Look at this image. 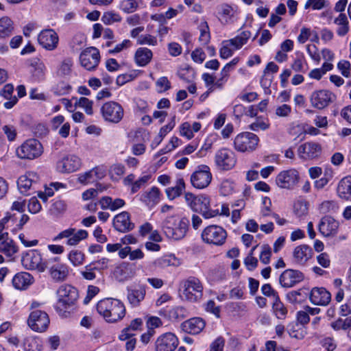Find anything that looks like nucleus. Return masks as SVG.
Returning <instances> with one entry per match:
<instances>
[{"instance_id": "34", "label": "nucleus", "mask_w": 351, "mask_h": 351, "mask_svg": "<svg viewBox=\"0 0 351 351\" xmlns=\"http://www.w3.org/2000/svg\"><path fill=\"white\" fill-rule=\"evenodd\" d=\"M14 86L12 84H7L0 90V96L7 100L3 104V106L6 109H11L18 102V98L13 95Z\"/></svg>"}, {"instance_id": "12", "label": "nucleus", "mask_w": 351, "mask_h": 351, "mask_svg": "<svg viewBox=\"0 0 351 351\" xmlns=\"http://www.w3.org/2000/svg\"><path fill=\"white\" fill-rule=\"evenodd\" d=\"M237 163V157L233 151L228 148H221L215 154V164L221 171H229Z\"/></svg>"}, {"instance_id": "16", "label": "nucleus", "mask_w": 351, "mask_h": 351, "mask_svg": "<svg viewBox=\"0 0 351 351\" xmlns=\"http://www.w3.org/2000/svg\"><path fill=\"white\" fill-rule=\"evenodd\" d=\"M39 176L36 172L29 171L19 177L17 181L18 189L21 194L29 195L30 191L36 189Z\"/></svg>"}, {"instance_id": "13", "label": "nucleus", "mask_w": 351, "mask_h": 351, "mask_svg": "<svg viewBox=\"0 0 351 351\" xmlns=\"http://www.w3.org/2000/svg\"><path fill=\"white\" fill-rule=\"evenodd\" d=\"M300 180V173L295 169H289L280 171L276 178V185L283 189L293 190Z\"/></svg>"}, {"instance_id": "49", "label": "nucleus", "mask_w": 351, "mask_h": 351, "mask_svg": "<svg viewBox=\"0 0 351 351\" xmlns=\"http://www.w3.org/2000/svg\"><path fill=\"white\" fill-rule=\"evenodd\" d=\"M200 35L199 37V40L202 43V45H206L210 42V34L209 27L206 21H202L198 26Z\"/></svg>"}, {"instance_id": "1", "label": "nucleus", "mask_w": 351, "mask_h": 351, "mask_svg": "<svg viewBox=\"0 0 351 351\" xmlns=\"http://www.w3.org/2000/svg\"><path fill=\"white\" fill-rule=\"evenodd\" d=\"M189 223V219L186 217L169 215L163 220L162 230L167 238L180 241L186 237Z\"/></svg>"}, {"instance_id": "26", "label": "nucleus", "mask_w": 351, "mask_h": 351, "mask_svg": "<svg viewBox=\"0 0 351 351\" xmlns=\"http://www.w3.org/2000/svg\"><path fill=\"white\" fill-rule=\"evenodd\" d=\"M113 226L115 230L121 232H126L132 230L134 225L130 221V214L126 212H121L117 215L113 219Z\"/></svg>"}, {"instance_id": "4", "label": "nucleus", "mask_w": 351, "mask_h": 351, "mask_svg": "<svg viewBox=\"0 0 351 351\" xmlns=\"http://www.w3.org/2000/svg\"><path fill=\"white\" fill-rule=\"evenodd\" d=\"M47 260L43 261L42 254L37 250L25 251L21 254V264L27 270H34L40 273L45 271Z\"/></svg>"}, {"instance_id": "41", "label": "nucleus", "mask_w": 351, "mask_h": 351, "mask_svg": "<svg viewBox=\"0 0 351 351\" xmlns=\"http://www.w3.org/2000/svg\"><path fill=\"white\" fill-rule=\"evenodd\" d=\"M18 247L14 241L8 236L0 242V252L8 257H12L17 252Z\"/></svg>"}, {"instance_id": "61", "label": "nucleus", "mask_w": 351, "mask_h": 351, "mask_svg": "<svg viewBox=\"0 0 351 351\" xmlns=\"http://www.w3.org/2000/svg\"><path fill=\"white\" fill-rule=\"evenodd\" d=\"M291 111L292 108L289 105L282 104L276 107L275 114L278 117L286 118L291 114Z\"/></svg>"}, {"instance_id": "53", "label": "nucleus", "mask_w": 351, "mask_h": 351, "mask_svg": "<svg viewBox=\"0 0 351 351\" xmlns=\"http://www.w3.org/2000/svg\"><path fill=\"white\" fill-rule=\"evenodd\" d=\"M269 127V123L268 121L263 117H259L249 125V129L254 132H258L260 130H266Z\"/></svg>"}, {"instance_id": "20", "label": "nucleus", "mask_w": 351, "mask_h": 351, "mask_svg": "<svg viewBox=\"0 0 351 351\" xmlns=\"http://www.w3.org/2000/svg\"><path fill=\"white\" fill-rule=\"evenodd\" d=\"M193 210L201 213L206 219L214 217L219 214L218 210H213L210 208V198L204 195L197 196V199L194 202Z\"/></svg>"}, {"instance_id": "58", "label": "nucleus", "mask_w": 351, "mask_h": 351, "mask_svg": "<svg viewBox=\"0 0 351 351\" xmlns=\"http://www.w3.org/2000/svg\"><path fill=\"white\" fill-rule=\"evenodd\" d=\"M95 271L93 265L89 264L86 265L80 273L84 279L86 280H93L96 278Z\"/></svg>"}, {"instance_id": "8", "label": "nucleus", "mask_w": 351, "mask_h": 351, "mask_svg": "<svg viewBox=\"0 0 351 351\" xmlns=\"http://www.w3.org/2000/svg\"><path fill=\"white\" fill-rule=\"evenodd\" d=\"M212 178L210 167L206 165H201L197 166L191 175L190 181L194 188L204 189L209 186Z\"/></svg>"}, {"instance_id": "25", "label": "nucleus", "mask_w": 351, "mask_h": 351, "mask_svg": "<svg viewBox=\"0 0 351 351\" xmlns=\"http://www.w3.org/2000/svg\"><path fill=\"white\" fill-rule=\"evenodd\" d=\"M304 279L302 272L298 270L287 269L280 276V283L283 287H292Z\"/></svg>"}, {"instance_id": "15", "label": "nucleus", "mask_w": 351, "mask_h": 351, "mask_svg": "<svg viewBox=\"0 0 351 351\" xmlns=\"http://www.w3.org/2000/svg\"><path fill=\"white\" fill-rule=\"evenodd\" d=\"M336 97L334 93L328 90H319L313 91L310 97L311 106L317 109L322 110L333 102Z\"/></svg>"}, {"instance_id": "60", "label": "nucleus", "mask_w": 351, "mask_h": 351, "mask_svg": "<svg viewBox=\"0 0 351 351\" xmlns=\"http://www.w3.org/2000/svg\"><path fill=\"white\" fill-rule=\"evenodd\" d=\"M116 272L120 274L123 279L130 278L133 275L131 265L129 263H125L121 264L119 267H117Z\"/></svg>"}, {"instance_id": "2", "label": "nucleus", "mask_w": 351, "mask_h": 351, "mask_svg": "<svg viewBox=\"0 0 351 351\" xmlns=\"http://www.w3.org/2000/svg\"><path fill=\"white\" fill-rule=\"evenodd\" d=\"M97 311L109 323H114L122 319L125 315V308L120 300L105 298L97 304Z\"/></svg>"}, {"instance_id": "62", "label": "nucleus", "mask_w": 351, "mask_h": 351, "mask_svg": "<svg viewBox=\"0 0 351 351\" xmlns=\"http://www.w3.org/2000/svg\"><path fill=\"white\" fill-rule=\"evenodd\" d=\"M66 209V204L64 200L57 199L56 200L51 208V212L55 214H60L64 212Z\"/></svg>"}, {"instance_id": "11", "label": "nucleus", "mask_w": 351, "mask_h": 351, "mask_svg": "<svg viewBox=\"0 0 351 351\" xmlns=\"http://www.w3.org/2000/svg\"><path fill=\"white\" fill-rule=\"evenodd\" d=\"M258 141L259 138L255 134L249 132H242L234 138V146L238 152H250L256 149Z\"/></svg>"}, {"instance_id": "48", "label": "nucleus", "mask_w": 351, "mask_h": 351, "mask_svg": "<svg viewBox=\"0 0 351 351\" xmlns=\"http://www.w3.org/2000/svg\"><path fill=\"white\" fill-rule=\"evenodd\" d=\"M68 260L74 266L82 265L85 259V255L78 250H73L68 254Z\"/></svg>"}, {"instance_id": "59", "label": "nucleus", "mask_w": 351, "mask_h": 351, "mask_svg": "<svg viewBox=\"0 0 351 351\" xmlns=\"http://www.w3.org/2000/svg\"><path fill=\"white\" fill-rule=\"evenodd\" d=\"M138 45H148L150 46H156L158 43L156 37L150 34L141 35L137 38Z\"/></svg>"}, {"instance_id": "32", "label": "nucleus", "mask_w": 351, "mask_h": 351, "mask_svg": "<svg viewBox=\"0 0 351 351\" xmlns=\"http://www.w3.org/2000/svg\"><path fill=\"white\" fill-rule=\"evenodd\" d=\"M237 14L238 10L237 7L223 3L219 8L218 15L222 23H229L233 22Z\"/></svg>"}, {"instance_id": "38", "label": "nucleus", "mask_w": 351, "mask_h": 351, "mask_svg": "<svg viewBox=\"0 0 351 351\" xmlns=\"http://www.w3.org/2000/svg\"><path fill=\"white\" fill-rule=\"evenodd\" d=\"M143 326V320L141 318H136L133 319L130 324L123 328L121 330V334L119 336V339L121 341H125L128 339H130V337H133L134 335V333L133 332L141 330V328Z\"/></svg>"}, {"instance_id": "31", "label": "nucleus", "mask_w": 351, "mask_h": 351, "mask_svg": "<svg viewBox=\"0 0 351 351\" xmlns=\"http://www.w3.org/2000/svg\"><path fill=\"white\" fill-rule=\"evenodd\" d=\"M159 315L169 320H178L186 316V310L182 306H167L159 311Z\"/></svg>"}, {"instance_id": "35", "label": "nucleus", "mask_w": 351, "mask_h": 351, "mask_svg": "<svg viewBox=\"0 0 351 351\" xmlns=\"http://www.w3.org/2000/svg\"><path fill=\"white\" fill-rule=\"evenodd\" d=\"M140 199L147 206L153 207L160 200V190L157 187L153 186L149 191L143 192Z\"/></svg>"}, {"instance_id": "30", "label": "nucleus", "mask_w": 351, "mask_h": 351, "mask_svg": "<svg viewBox=\"0 0 351 351\" xmlns=\"http://www.w3.org/2000/svg\"><path fill=\"white\" fill-rule=\"evenodd\" d=\"M330 293L324 288H313L309 295L310 301L315 304L326 306L330 301Z\"/></svg>"}, {"instance_id": "57", "label": "nucleus", "mask_w": 351, "mask_h": 351, "mask_svg": "<svg viewBox=\"0 0 351 351\" xmlns=\"http://www.w3.org/2000/svg\"><path fill=\"white\" fill-rule=\"evenodd\" d=\"M121 20V17L119 14L113 12H106L104 14L101 18V21L106 25H111L116 22H119Z\"/></svg>"}, {"instance_id": "29", "label": "nucleus", "mask_w": 351, "mask_h": 351, "mask_svg": "<svg viewBox=\"0 0 351 351\" xmlns=\"http://www.w3.org/2000/svg\"><path fill=\"white\" fill-rule=\"evenodd\" d=\"M312 249L307 245L302 244L295 247L293 252V262L304 265L311 257Z\"/></svg>"}, {"instance_id": "40", "label": "nucleus", "mask_w": 351, "mask_h": 351, "mask_svg": "<svg viewBox=\"0 0 351 351\" xmlns=\"http://www.w3.org/2000/svg\"><path fill=\"white\" fill-rule=\"evenodd\" d=\"M152 57V51L147 47L138 48L134 54L135 62L139 66H145L148 64Z\"/></svg>"}, {"instance_id": "43", "label": "nucleus", "mask_w": 351, "mask_h": 351, "mask_svg": "<svg viewBox=\"0 0 351 351\" xmlns=\"http://www.w3.org/2000/svg\"><path fill=\"white\" fill-rule=\"evenodd\" d=\"M252 34L248 30H245L233 38L229 39L228 42L232 45L234 49L239 50L245 45L250 38Z\"/></svg>"}, {"instance_id": "51", "label": "nucleus", "mask_w": 351, "mask_h": 351, "mask_svg": "<svg viewBox=\"0 0 351 351\" xmlns=\"http://www.w3.org/2000/svg\"><path fill=\"white\" fill-rule=\"evenodd\" d=\"M291 69L295 72L304 73L307 70V63L303 55H298L291 65Z\"/></svg>"}, {"instance_id": "44", "label": "nucleus", "mask_w": 351, "mask_h": 351, "mask_svg": "<svg viewBox=\"0 0 351 351\" xmlns=\"http://www.w3.org/2000/svg\"><path fill=\"white\" fill-rule=\"evenodd\" d=\"M14 30L13 22L7 17L3 16L0 19V38H5L9 37Z\"/></svg>"}, {"instance_id": "45", "label": "nucleus", "mask_w": 351, "mask_h": 351, "mask_svg": "<svg viewBox=\"0 0 351 351\" xmlns=\"http://www.w3.org/2000/svg\"><path fill=\"white\" fill-rule=\"evenodd\" d=\"M73 61L70 58H64L59 64L56 74L61 77H67L71 75Z\"/></svg>"}, {"instance_id": "63", "label": "nucleus", "mask_w": 351, "mask_h": 351, "mask_svg": "<svg viewBox=\"0 0 351 351\" xmlns=\"http://www.w3.org/2000/svg\"><path fill=\"white\" fill-rule=\"evenodd\" d=\"M261 252L259 256L260 261L263 264H268L270 261V257L271 255V247L268 245H264L261 247Z\"/></svg>"}, {"instance_id": "17", "label": "nucleus", "mask_w": 351, "mask_h": 351, "mask_svg": "<svg viewBox=\"0 0 351 351\" xmlns=\"http://www.w3.org/2000/svg\"><path fill=\"white\" fill-rule=\"evenodd\" d=\"M88 232L84 230L76 231L75 228H69L60 232L53 241H58L64 238H67L66 244L70 246L77 245L81 241L86 239Z\"/></svg>"}, {"instance_id": "64", "label": "nucleus", "mask_w": 351, "mask_h": 351, "mask_svg": "<svg viewBox=\"0 0 351 351\" xmlns=\"http://www.w3.org/2000/svg\"><path fill=\"white\" fill-rule=\"evenodd\" d=\"M180 133L182 136L190 140L193 137L191 125L189 122H184L180 126Z\"/></svg>"}, {"instance_id": "47", "label": "nucleus", "mask_w": 351, "mask_h": 351, "mask_svg": "<svg viewBox=\"0 0 351 351\" xmlns=\"http://www.w3.org/2000/svg\"><path fill=\"white\" fill-rule=\"evenodd\" d=\"M272 310L276 317L280 319H285L287 314V309L280 300V298L274 300L272 304Z\"/></svg>"}, {"instance_id": "33", "label": "nucleus", "mask_w": 351, "mask_h": 351, "mask_svg": "<svg viewBox=\"0 0 351 351\" xmlns=\"http://www.w3.org/2000/svg\"><path fill=\"white\" fill-rule=\"evenodd\" d=\"M205 327L204 321L199 317L189 319L182 324V330L190 334L199 333Z\"/></svg>"}, {"instance_id": "7", "label": "nucleus", "mask_w": 351, "mask_h": 351, "mask_svg": "<svg viewBox=\"0 0 351 351\" xmlns=\"http://www.w3.org/2000/svg\"><path fill=\"white\" fill-rule=\"evenodd\" d=\"M100 112L104 121L111 123H119L124 116L122 106L113 101L104 103L101 107Z\"/></svg>"}, {"instance_id": "55", "label": "nucleus", "mask_w": 351, "mask_h": 351, "mask_svg": "<svg viewBox=\"0 0 351 351\" xmlns=\"http://www.w3.org/2000/svg\"><path fill=\"white\" fill-rule=\"evenodd\" d=\"M234 47H232V45L230 42H228V40H224L221 43V47L219 50L220 57L223 59H227L232 56Z\"/></svg>"}, {"instance_id": "10", "label": "nucleus", "mask_w": 351, "mask_h": 351, "mask_svg": "<svg viewBox=\"0 0 351 351\" xmlns=\"http://www.w3.org/2000/svg\"><path fill=\"white\" fill-rule=\"evenodd\" d=\"M183 297L187 301L195 302L200 300L203 295V285L195 277H190L184 282Z\"/></svg>"}, {"instance_id": "18", "label": "nucleus", "mask_w": 351, "mask_h": 351, "mask_svg": "<svg viewBox=\"0 0 351 351\" xmlns=\"http://www.w3.org/2000/svg\"><path fill=\"white\" fill-rule=\"evenodd\" d=\"M38 42L46 50L53 51L58 47L59 37L53 29H45L38 35Z\"/></svg>"}, {"instance_id": "36", "label": "nucleus", "mask_w": 351, "mask_h": 351, "mask_svg": "<svg viewBox=\"0 0 351 351\" xmlns=\"http://www.w3.org/2000/svg\"><path fill=\"white\" fill-rule=\"evenodd\" d=\"M99 204L104 210L109 209L111 211H115L123 207L125 202L121 198L112 199L111 197L104 196L99 199Z\"/></svg>"}, {"instance_id": "3", "label": "nucleus", "mask_w": 351, "mask_h": 351, "mask_svg": "<svg viewBox=\"0 0 351 351\" xmlns=\"http://www.w3.org/2000/svg\"><path fill=\"white\" fill-rule=\"evenodd\" d=\"M46 269H48L50 277L56 282L66 280L69 274V266L61 262L60 258L58 256L51 257L47 260Z\"/></svg>"}, {"instance_id": "28", "label": "nucleus", "mask_w": 351, "mask_h": 351, "mask_svg": "<svg viewBox=\"0 0 351 351\" xmlns=\"http://www.w3.org/2000/svg\"><path fill=\"white\" fill-rule=\"evenodd\" d=\"M34 282V276L28 272L21 271L16 274L12 280L13 287L18 290H26Z\"/></svg>"}, {"instance_id": "6", "label": "nucleus", "mask_w": 351, "mask_h": 351, "mask_svg": "<svg viewBox=\"0 0 351 351\" xmlns=\"http://www.w3.org/2000/svg\"><path fill=\"white\" fill-rule=\"evenodd\" d=\"M43 153V147L40 141L31 138L25 141L16 149V154L22 159L34 160Z\"/></svg>"}, {"instance_id": "54", "label": "nucleus", "mask_w": 351, "mask_h": 351, "mask_svg": "<svg viewBox=\"0 0 351 351\" xmlns=\"http://www.w3.org/2000/svg\"><path fill=\"white\" fill-rule=\"evenodd\" d=\"M234 191V184L230 180H224L221 182L219 186V193L223 196H228L233 193Z\"/></svg>"}, {"instance_id": "27", "label": "nucleus", "mask_w": 351, "mask_h": 351, "mask_svg": "<svg viewBox=\"0 0 351 351\" xmlns=\"http://www.w3.org/2000/svg\"><path fill=\"white\" fill-rule=\"evenodd\" d=\"M321 146L314 142H308L298 147V154L304 159H312L317 157L321 153Z\"/></svg>"}, {"instance_id": "39", "label": "nucleus", "mask_w": 351, "mask_h": 351, "mask_svg": "<svg viewBox=\"0 0 351 351\" xmlns=\"http://www.w3.org/2000/svg\"><path fill=\"white\" fill-rule=\"evenodd\" d=\"M146 294V289L144 287H139L138 289H128L127 298L132 306H138L144 300Z\"/></svg>"}, {"instance_id": "37", "label": "nucleus", "mask_w": 351, "mask_h": 351, "mask_svg": "<svg viewBox=\"0 0 351 351\" xmlns=\"http://www.w3.org/2000/svg\"><path fill=\"white\" fill-rule=\"evenodd\" d=\"M337 193L341 199H351V176H346L339 182Z\"/></svg>"}, {"instance_id": "24", "label": "nucleus", "mask_w": 351, "mask_h": 351, "mask_svg": "<svg viewBox=\"0 0 351 351\" xmlns=\"http://www.w3.org/2000/svg\"><path fill=\"white\" fill-rule=\"evenodd\" d=\"M81 166V160L75 155H67L57 163V169L62 173L77 171Z\"/></svg>"}, {"instance_id": "50", "label": "nucleus", "mask_w": 351, "mask_h": 351, "mask_svg": "<svg viewBox=\"0 0 351 351\" xmlns=\"http://www.w3.org/2000/svg\"><path fill=\"white\" fill-rule=\"evenodd\" d=\"M339 209L338 204L334 200H327L323 202L319 206V210L321 213H335Z\"/></svg>"}, {"instance_id": "22", "label": "nucleus", "mask_w": 351, "mask_h": 351, "mask_svg": "<svg viewBox=\"0 0 351 351\" xmlns=\"http://www.w3.org/2000/svg\"><path fill=\"white\" fill-rule=\"evenodd\" d=\"M339 223L329 215L323 217L319 223V231L325 237H335L339 230Z\"/></svg>"}, {"instance_id": "19", "label": "nucleus", "mask_w": 351, "mask_h": 351, "mask_svg": "<svg viewBox=\"0 0 351 351\" xmlns=\"http://www.w3.org/2000/svg\"><path fill=\"white\" fill-rule=\"evenodd\" d=\"M100 60L99 52L95 47H88L80 56L81 65L87 70L95 69Z\"/></svg>"}, {"instance_id": "23", "label": "nucleus", "mask_w": 351, "mask_h": 351, "mask_svg": "<svg viewBox=\"0 0 351 351\" xmlns=\"http://www.w3.org/2000/svg\"><path fill=\"white\" fill-rule=\"evenodd\" d=\"M47 68L45 63L38 58L29 60V71L30 78L33 82H39L45 78Z\"/></svg>"}, {"instance_id": "5", "label": "nucleus", "mask_w": 351, "mask_h": 351, "mask_svg": "<svg viewBox=\"0 0 351 351\" xmlns=\"http://www.w3.org/2000/svg\"><path fill=\"white\" fill-rule=\"evenodd\" d=\"M201 238L206 244L221 246L226 241L227 232L219 226L210 225L203 230Z\"/></svg>"}, {"instance_id": "56", "label": "nucleus", "mask_w": 351, "mask_h": 351, "mask_svg": "<svg viewBox=\"0 0 351 351\" xmlns=\"http://www.w3.org/2000/svg\"><path fill=\"white\" fill-rule=\"evenodd\" d=\"M75 105L83 108L86 113L89 115L93 114V101L86 97H80L75 103Z\"/></svg>"}, {"instance_id": "42", "label": "nucleus", "mask_w": 351, "mask_h": 351, "mask_svg": "<svg viewBox=\"0 0 351 351\" xmlns=\"http://www.w3.org/2000/svg\"><path fill=\"white\" fill-rule=\"evenodd\" d=\"M185 189V182L183 178H179L174 186L168 187L165 190L167 197L169 200H173L181 195Z\"/></svg>"}, {"instance_id": "21", "label": "nucleus", "mask_w": 351, "mask_h": 351, "mask_svg": "<svg viewBox=\"0 0 351 351\" xmlns=\"http://www.w3.org/2000/svg\"><path fill=\"white\" fill-rule=\"evenodd\" d=\"M178 345L177 337L171 332L160 335L155 341L156 351H173Z\"/></svg>"}, {"instance_id": "52", "label": "nucleus", "mask_w": 351, "mask_h": 351, "mask_svg": "<svg viewBox=\"0 0 351 351\" xmlns=\"http://www.w3.org/2000/svg\"><path fill=\"white\" fill-rule=\"evenodd\" d=\"M138 8V0H123L120 2L119 8L125 13L134 12Z\"/></svg>"}, {"instance_id": "46", "label": "nucleus", "mask_w": 351, "mask_h": 351, "mask_svg": "<svg viewBox=\"0 0 351 351\" xmlns=\"http://www.w3.org/2000/svg\"><path fill=\"white\" fill-rule=\"evenodd\" d=\"M334 22L339 26L337 30V33L339 36H343L348 32V21L345 14H340L339 16L335 19Z\"/></svg>"}, {"instance_id": "9", "label": "nucleus", "mask_w": 351, "mask_h": 351, "mask_svg": "<svg viewBox=\"0 0 351 351\" xmlns=\"http://www.w3.org/2000/svg\"><path fill=\"white\" fill-rule=\"evenodd\" d=\"M58 295L57 308L63 311L74 305L77 299L78 293L75 287L66 285L59 288Z\"/></svg>"}, {"instance_id": "14", "label": "nucleus", "mask_w": 351, "mask_h": 351, "mask_svg": "<svg viewBox=\"0 0 351 351\" xmlns=\"http://www.w3.org/2000/svg\"><path fill=\"white\" fill-rule=\"evenodd\" d=\"M49 323L50 320L48 314L40 309L32 310L27 319L29 327L32 330L38 332L46 331Z\"/></svg>"}]
</instances>
